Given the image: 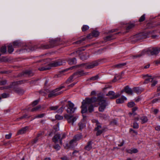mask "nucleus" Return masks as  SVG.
Instances as JSON below:
<instances>
[{"instance_id":"f257e3e1","label":"nucleus","mask_w":160,"mask_h":160,"mask_svg":"<svg viewBox=\"0 0 160 160\" xmlns=\"http://www.w3.org/2000/svg\"><path fill=\"white\" fill-rule=\"evenodd\" d=\"M95 102H98L100 105L99 108V111H103L107 105V104L102 97L99 96L97 99L95 97L91 98H86L85 100H83L81 106L82 113H83L87 111L88 106H89L88 110L89 112H92L93 111V107L91 105L90 106L89 105Z\"/></svg>"},{"instance_id":"f03ea898","label":"nucleus","mask_w":160,"mask_h":160,"mask_svg":"<svg viewBox=\"0 0 160 160\" xmlns=\"http://www.w3.org/2000/svg\"><path fill=\"white\" fill-rule=\"evenodd\" d=\"M82 138V135H77L75 136L71 140L69 143L67 144L65 147V148L68 149L72 148L77 145L76 142Z\"/></svg>"},{"instance_id":"7ed1b4c3","label":"nucleus","mask_w":160,"mask_h":160,"mask_svg":"<svg viewBox=\"0 0 160 160\" xmlns=\"http://www.w3.org/2000/svg\"><path fill=\"white\" fill-rule=\"evenodd\" d=\"M64 88V87L63 86H61L51 91L48 95V97L50 98H52L62 93V92L60 91V90Z\"/></svg>"},{"instance_id":"20e7f679","label":"nucleus","mask_w":160,"mask_h":160,"mask_svg":"<svg viewBox=\"0 0 160 160\" xmlns=\"http://www.w3.org/2000/svg\"><path fill=\"white\" fill-rule=\"evenodd\" d=\"M64 117L67 120L68 122L73 126L75 125V122L78 118V116L69 115L67 114H65Z\"/></svg>"},{"instance_id":"39448f33","label":"nucleus","mask_w":160,"mask_h":160,"mask_svg":"<svg viewBox=\"0 0 160 160\" xmlns=\"http://www.w3.org/2000/svg\"><path fill=\"white\" fill-rule=\"evenodd\" d=\"M93 123H95L97 125V127L95 128V131H97L96 133L97 136H98L101 134L103 131L104 129L101 126L100 124L98 122V121L96 119L92 120Z\"/></svg>"},{"instance_id":"423d86ee","label":"nucleus","mask_w":160,"mask_h":160,"mask_svg":"<svg viewBox=\"0 0 160 160\" xmlns=\"http://www.w3.org/2000/svg\"><path fill=\"white\" fill-rule=\"evenodd\" d=\"M66 134L63 133L61 135L60 134H56L52 138L53 142L56 143L58 141H60V144H62V140L65 138Z\"/></svg>"},{"instance_id":"0eeeda50","label":"nucleus","mask_w":160,"mask_h":160,"mask_svg":"<svg viewBox=\"0 0 160 160\" xmlns=\"http://www.w3.org/2000/svg\"><path fill=\"white\" fill-rule=\"evenodd\" d=\"M98 65L99 63L97 61H95L89 64H82L81 65L86 69H90L93 68Z\"/></svg>"},{"instance_id":"6e6552de","label":"nucleus","mask_w":160,"mask_h":160,"mask_svg":"<svg viewBox=\"0 0 160 160\" xmlns=\"http://www.w3.org/2000/svg\"><path fill=\"white\" fill-rule=\"evenodd\" d=\"M68 104L69 107L67 110V113H73L76 109V108L74 107V104L70 101L68 102Z\"/></svg>"},{"instance_id":"1a4fd4ad","label":"nucleus","mask_w":160,"mask_h":160,"mask_svg":"<svg viewBox=\"0 0 160 160\" xmlns=\"http://www.w3.org/2000/svg\"><path fill=\"white\" fill-rule=\"evenodd\" d=\"M84 50L79 49L76 51V53L78 54L79 56L81 59L82 60H85L87 59L89 57V55L88 54L84 53L83 55L81 54L82 53V50Z\"/></svg>"},{"instance_id":"9d476101","label":"nucleus","mask_w":160,"mask_h":160,"mask_svg":"<svg viewBox=\"0 0 160 160\" xmlns=\"http://www.w3.org/2000/svg\"><path fill=\"white\" fill-rule=\"evenodd\" d=\"M65 62V60L59 59L51 63V65L52 67H57L59 66L64 65Z\"/></svg>"},{"instance_id":"9b49d317","label":"nucleus","mask_w":160,"mask_h":160,"mask_svg":"<svg viewBox=\"0 0 160 160\" xmlns=\"http://www.w3.org/2000/svg\"><path fill=\"white\" fill-rule=\"evenodd\" d=\"M121 95V93H118L115 94L114 92L112 91H109L107 94L106 96H108L110 98L113 99L116 98Z\"/></svg>"},{"instance_id":"f8f14e48","label":"nucleus","mask_w":160,"mask_h":160,"mask_svg":"<svg viewBox=\"0 0 160 160\" xmlns=\"http://www.w3.org/2000/svg\"><path fill=\"white\" fill-rule=\"evenodd\" d=\"M139 120H141V123L142 124L146 123L148 121V118L146 117L143 116L141 117H138L135 118L136 121H138Z\"/></svg>"},{"instance_id":"ddd939ff","label":"nucleus","mask_w":160,"mask_h":160,"mask_svg":"<svg viewBox=\"0 0 160 160\" xmlns=\"http://www.w3.org/2000/svg\"><path fill=\"white\" fill-rule=\"evenodd\" d=\"M148 52H150L151 54L152 55H157L159 52V49L158 48H153L150 49L149 51H147Z\"/></svg>"},{"instance_id":"4468645a","label":"nucleus","mask_w":160,"mask_h":160,"mask_svg":"<svg viewBox=\"0 0 160 160\" xmlns=\"http://www.w3.org/2000/svg\"><path fill=\"white\" fill-rule=\"evenodd\" d=\"M54 43H55V42H54V41L51 42H50V44L49 45H48V44L42 45V48H43L44 49H48V48H53L55 46L54 45Z\"/></svg>"},{"instance_id":"2eb2a0df","label":"nucleus","mask_w":160,"mask_h":160,"mask_svg":"<svg viewBox=\"0 0 160 160\" xmlns=\"http://www.w3.org/2000/svg\"><path fill=\"white\" fill-rule=\"evenodd\" d=\"M153 80V78L152 76H149L148 75H146V78L145 80L144 83H147L149 82L152 81Z\"/></svg>"},{"instance_id":"dca6fc26","label":"nucleus","mask_w":160,"mask_h":160,"mask_svg":"<svg viewBox=\"0 0 160 160\" xmlns=\"http://www.w3.org/2000/svg\"><path fill=\"white\" fill-rule=\"evenodd\" d=\"M127 100V98L124 96H122L121 98H118L116 100V102L117 103L119 104L123 103L125 101Z\"/></svg>"},{"instance_id":"f3484780","label":"nucleus","mask_w":160,"mask_h":160,"mask_svg":"<svg viewBox=\"0 0 160 160\" xmlns=\"http://www.w3.org/2000/svg\"><path fill=\"white\" fill-rule=\"evenodd\" d=\"M124 92L129 95L132 94V91L131 88H130L128 86L125 87L124 89Z\"/></svg>"},{"instance_id":"a211bd4d","label":"nucleus","mask_w":160,"mask_h":160,"mask_svg":"<svg viewBox=\"0 0 160 160\" xmlns=\"http://www.w3.org/2000/svg\"><path fill=\"white\" fill-rule=\"evenodd\" d=\"M28 127H26L24 128H23L20 130L18 132V134H22L26 132V131L28 129Z\"/></svg>"},{"instance_id":"6ab92c4d","label":"nucleus","mask_w":160,"mask_h":160,"mask_svg":"<svg viewBox=\"0 0 160 160\" xmlns=\"http://www.w3.org/2000/svg\"><path fill=\"white\" fill-rule=\"evenodd\" d=\"M126 64L125 63H119L114 65L113 67L114 68L120 69L122 68Z\"/></svg>"},{"instance_id":"aec40b11","label":"nucleus","mask_w":160,"mask_h":160,"mask_svg":"<svg viewBox=\"0 0 160 160\" xmlns=\"http://www.w3.org/2000/svg\"><path fill=\"white\" fill-rule=\"evenodd\" d=\"M68 62L69 64H75L76 63V59L75 58H70L68 60Z\"/></svg>"},{"instance_id":"412c9836","label":"nucleus","mask_w":160,"mask_h":160,"mask_svg":"<svg viewBox=\"0 0 160 160\" xmlns=\"http://www.w3.org/2000/svg\"><path fill=\"white\" fill-rule=\"evenodd\" d=\"M85 122L84 121V119H83L82 122H80L79 123V125L80 129H82L86 127Z\"/></svg>"},{"instance_id":"4be33fe9","label":"nucleus","mask_w":160,"mask_h":160,"mask_svg":"<svg viewBox=\"0 0 160 160\" xmlns=\"http://www.w3.org/2000/svg\"><path fill=\"white\" fill-rule=\"evenodd\" d=\"M13 46L14 48L18 47L21 46V44L20 41H16L13 42Z\"/></svg>"},{"instance_id":"5701e85b","label":"nucleus","mask_w":160,"mask_h":160,"mask_svg":"<svg viewBox=\"0 0 160 160\" xmlns=\"http://www.w3.org/2000/svg\"><path fill=\"white\" fill-rule=\"evenodd\" d=\"M50 68L51 66L49 65V64H48V66H46L45 67H42L41 68H39V69L40 71H44L49 69Z\"/></svg>"},{"instance_id":"b1692460","label":"nucleus","mask_w":160,"mask_h":160,"mask_svg":"<svg viewBox=\"0 0 160 160\" xmlns=\"http://www.w3.org/2000/svg\"><path fill=\"white\" fill-rule=\"evenodd\" d=\"M133 91L137 93H139L141 92L142 91L138 87L134 88L133 89Z\"/></svg>"},{"instance_id":"393cba45","label":"nucleus","mask_w":160,"mask_h":160,"mask_svg":"<svg viewBox=\"0 0 160 160\" xmlns=\"http://www.w3.org/2000/svg\"><path fill=\"white\" fill-rule=\"evenodd\" d=\"M92 148V142H89L88 145L85 147V149L88 151H89Z\"/></svg>"},{"instance_id":"a878e982","label":"nucleus","mask_w":160,"mask_h":160,"mask_svg":"<svg viewBox=\"0 0 160 160\" xmlns=\"http://www.w3.org/2000/svg\"><path fill=\"white\" fill-rule=\"evenodd\" d=\"M14 51V49L12 47V45L11 44H10L8 46V52L10 53H12Z\"/></svg>"},{"instance_id":"bb28decb","label":"nucleus","mask_w":160,"mask_h":160,"mask_svg":"<svg viewBox=\"0 0 160 160\" xmlns=\"http://www.w3.org/2000/svg\"><path fill=\"white\" fill-rule=\"evenodd\" d=\"M99 33L97 31H94L92 33V36L95 37H98L99 35Z\"/></svg>"},{"instance_id":"cd10ccee","label":"nucleus","mask_w":160,"mask_h":160,"mask_svg":"<svg viewBox=\"0 0 160 160\" xmlns=\"http://www.w3.org/2000/svg\"><path fill=\"white\" fill-rule=\"evenodd\" d=\"M138 152V150L137 149H132L128 151V152L131 154L132 153H136Z\"/></svg>"},{"instance_id":"c85d7f7f","label":"nucleus","mask_w":160,"mask_h":160,"mask_svg":"<svg viewBox=\"0 0 160 160\" xmlns=\"http://www.w3.org/2000/svg\"><path fill=\"white\" fill-rule=\"evenodd\" d=\"M0 51L2 53H4L6 52L7 50H6V46H3L2 47Z\"/></svg>"},{"instance_id":"c756f323","label":"nucleus","mask_w":160,"mask_h":160,"mask_svg":"<svg viewBox=\"0 0 160 160\" xmlns=\"http://www.w3.org/2000/svg\"><path fill=\"white\" fill-rule=\"evenodd\" d=\"M89 28V27L87 25H83L82 28V31L84 32L88 30Z\"/></svg>"},{"instance_id":"7c9ffc66","label":"nucleus","mask_w":160,"mask_h":160,"mask_svg":"<svg viewBox=\"0 0 160 160\" xmlns=\"http://www.w3.org/2000/svg\"><path fill=\"white\" fill-rule=\"evenodd\" d=\"M145 53L144 51H143L141 54L138 55H134L132 56V58H138L140 57H141V56H142L144 54V53Z\"/></svg>"},{"instance_id":"2f4dec72","label":"nucleus","mask_w":160,"mask_h":160,"mask_svg":"<svg viewBox=\"0 0 160 160\" xmlns=\"http://www.w3.org/2000/svg\"><path fill=\"white\" fill-rule=\"evenodd\" d=\"M74 75L70 76L68 79V80L67 81V83H69L70 82H72V81L73 79V77L74 76Z\"/></svg>"},{"instance_id":"473e14b6","label":"nucleus","mask_w":160,"mask_h":160,"mask_svg":"<svg viewBox=\"0 0 160 160\" xmlns=\"http://www.w3.org/2000/svg\"><path fill=\"white\" fill-rule=\"evenodd\" d=\"M135 104L134 102H128V106L129 108H132L134 106Z\"/></svg>"},{"instance_id":"72a5a7b5","label":"nucleus","mask_w":160,"mask_h":160,"mask_svg":"<svg viewBox=\"0 0 160 160\" xmlns=\"http://www.w3.org/2000/svg\"><path fill=\"white\" fill-rule=\"evenodd\" d=\"M145 19V14H143L140 18L139 21L140 22H142Z\"/></svg>"},{"instance_id":"f704fd0d","label":"nucleus","mask_w":160,"mask_h":160,"mask_svg":"<svg viewBox=\"0 0 160 160\" xmlns=\"http://www.w3.org/2000/svg\"><path fill=\"white\" fill-rule=\"evenodd\" d=\"M64 109V107H62L57 111V112L58 113H61L63 112Z\"/></svg>"},{"instance_id":"c9c22d12","label":"nucleus","mask_w":160,"mask_h":160,"mask_svg":"<svg viewBox=\"0 0 160 160\" xmlns=\"http://www.w3.org/2000/svg\"><path fill=\"white\" fill-rule=\"evenodd\" d=\"M41 108V106H38L32 108V109L31 111H37L38 110Z\"/></svg>"},{"instance_id":"e433bc0d","label":"nucleus","mask_w":160,"mask_h":160,"mask_svg":"<svg viewBox=\"0 0 160 160\" xmlns=\"http://www.w3.org/2000/svg\"><path fill=\"white\" fill-rule=\"evenodd\" d=\"M58 108V106H52L50 108V109L51 110H57Z\"/></svg>"},{"instance_id":"4c0bfd02","label":"nucleus","mask_w":160,"mask_h":160,"mask_svg":"<svg viewBox=\"0 0 160 160\" xmlns=\"http://www.w3.org/2000/svg\"><path fill=\"white\" fill-rule=\"evenodd\" d=\"M55 118L57 119L62 120L63 118V117L59 115H57L55 116Z\"/></svg>"},{"instance_id":"58836bf2","label":"nucleus","mask_w":160,"mask_h":160,"mask_svg":"<svg viewBox=\"0 0 160 160\" xmlns=\"http://www.w3.org/2000/svg\"><path fill=\"white\" fill-rule=\"evenodd\" d=\"M139 127L138 124L136 122L133 123V128H138Z\"/></svg>"},{"instance_id":"ea45409f","label":"nucleus","mask_w":160,"mask_h":160,"mask_svg":"<svg viewBox=\"0 0 160 160\" xmlns=\"http://www.w3.org/2000/svg\"><path fill=\"white\" fill-rule=\"evenodd\" d=\"M9 96V94L6 93H3L2 94V98H6Z\"/></svg>"},{"instance_id":"a19ab883","label":"nucleus","mask_w":160,"mask_h":160,"mask_svg":"<svg viewBox=\"0 0 160 160\" xmlns=\"http://www.w3.org/2000/svg\"><path fill=\"white\" fill-rule=\"evenodd\" d=\"M85 38H82L81 40H79L78 41H77V42H75V43H77V44H79V43H81L83 41H84L85 39Z\"/></svg>"},{"instance_id":"79ce46f5","label":"nucleus","mask_w":160,"mask_h":160,"mask_svg":"<svg viewBox=\"0 0 160 160\" xmlns=\"http://www.w3.org/2000/svg\"><path fill=\"white\" fill-rule=\"evenodd\" d=\"M138 109V108L137 107H135L133 108L132 109V110L133 112V113H130V115H132L133 114L134 115H135V113H134V112L135 111Z\"/></svg>"},{"instance_id":"37998d69","label":"nucleus","mask_w":160,"mask_h":160,"mask_svg":"<svg viewBox=\"0 0 160 160\" xmlns=\"http://www.w3.org/2000/svg\"><path fill=\"white\" fill-rule=\"evenodd\" d=\"M12 134L11 133H10L8 134H7L5 135V138L7 139H9L11 137Z\"/></svg>"},{"instance_id":"c03bdc74","label":"nucleus","mask_w":160,"mask_h":160,"mask_svg":"<svg viewBox=\"0 0 160 160\" xmlns=\"http://www.w3.org/2000/svg\"><path fill=\"white\" fill-rule=\"evenodd\" d=\"M134 26V25L133 24H131L129 25H128L127 27V29H130L133 27Z\"/></svg>"},{"instance_id":"a18cd8bd","label":"nucleus","mask_w":160,"mask_h":160,"mask_svg":"<svg viewBox=\"0 0 160 160\" xmlns=\"http://www.w3.org/2000/svg\"><path fill=\"white\" fill-rule=\"evenodd\" d=\"M159 101H160V98H155V99H154L152 100V102L153 103H155L156 102H158Z\"/></svg>"},{"instance_id":"49530a36","label":"nucleus","mask_w":160,"mask_h":160,"mask_svg":"<svg viewBox=\"0 0 160 160\" xmlns=\"http://www.w3.org/2000/svg\"><path fill=\"white\" fill-rule=\"evenodd\" d=\"M152 84H151V85L152 87H154L155 86L156 84L157 83V81L154 80H153L152 81Z\"/></svg>"},{"instance_id":"de8ad7c7","label":"nucleus","mask_w":160,"mask_h":160,"mask_svg":"<svg viewBox=\"0 0 160 160\" xmlns=\"http://www.w3.org/2000/svg\"><path fill=\"white\" fill-rule=\"evenodd\" d=\"M54 148L57 150H59L60 148V147L58 144L56 145H55L54 146Z\"/></svg>"},{"instance_id":"09e8293b","label":"nucleus","mask_w":160,"mask_h":160,"mask_svg":"<svg viewBox=\"0 0 160 160\" xmlns=\"http://www.w3.org/2000/svg\"><path fill=\"white\" fill-rule=\"evenodd\" d=\"M112 36L111 35L108 36L105 38V40L106 41L110 40L112 39Z\"/></svg>"},{"instance_id":"8fccbe9b","label":"nucleus","mask_w":160,"mask_h":160,"mask_svg":"<svg viewBox=\"0 0 160 160\" xmlns=\"http://www.w3.org/2000/svg\"><path fill=\"white\" fill-rule=\"evenodd\" d=\"M98 76L97 75L91 78L90 79L92 80H97L98 79Z\"/></svg>"},{"instance_id":"3c124183","label":"nucleus","mask_w":160,"mask_h":160,"mask_svg":"<svg viewBox=\"0 0 160 160\" xmlns=\"http://www.w3.org/2000/svg\"><path fill=\"white\" fill-rule=\"evenodd\" d=\"M7 82L6 80H3L0 81V85H5L6 83Z\"/></svg>"},{"instance_id":"603ef678","label":"nucleus","mask_w":160,"mask_h":160,"mask_svg":"<svg viewBox=\"0 0 160 160\" xmlns=\"http://www.w3.org/2000/svg\"><path fill=\"white\" fill-rule=\"evenodd\" d=\"M16 92L19 94H21L23 93V91L20 89H18L16 90Z\"/></svg>"},{"instance_id":"864d4df0","label":"nucleus","mask_w":160,"mask_h":160,"mask_svg":"<svg viewBox=\"0 0 160 160\" xmlns=\"http://www.w3.org/2000/svg\"><path fill=\"white\" fill-rule=\"evenodd\" d=\"M44 114L42 113L36 116V117L37 118H42L44 116Z\"/></svg>"},{"instance_id":"5fc2aeb1","label":"nucleus","mask_w":160,"mask_h":160,"mask_svg":"<svg viewBox=\"0 0 160 160\" xmlns=\"http://www.w3.org/2000/svg\"><path fill=\"white\" fill-rule=\"evenodd\" d=\"M26 73L30 76H32L33 75V73H32V72L30 71H27L26 72Z\"/></svg>"},{"instance_id":"6e6d98bb","label":"nucleus","mask_w":160,"mask_h":160,"mask_svg":"<svg viewBox=\"0 0 160 160\" xmlns=\"http://www.w3.org/2000/svg\"><path fill=\"white\" fill-rule=\"evenodd\" d=\"M38 103V101L35 100L32 103V105L33 106L36 105Z\"/></svg>"},{"instance_id":"4d7b16f0","label":"nucleus","mask_w":160,"mask_h":160,"mask_svg":"<svg viewBox=\"0 0 160 160\" xmlns=\"http://www.w3.org/2000/svg\"><path fill=\"white\" fill-rule=\"evenodd\" d=\"M155 129L157 131H160V126H157L155 127Z\"/></svg>"},{"instance_id":"13d9d810","label":"nucleus","mask_w":160,"mask_h":160,"mask_svg":"<svg viewBox=\"0 0 160 160\" xmlns=\"http://www.w3.org/2000/svg\"><path fill=\"white\" fill-rule=\"evenodd\" d=\"M130 132H132L133 133H135L136 134H137V132H136L135 131H134V130L131 128L130 129Z\"/></svg>"},{"instance_id":"bf43d9fd","label":"nucleus","mask_w":160,"mask_h":160,"mask_svg":"<svg viewBox=\"0 0 160 160\" xmlns=\"http://www.w3.org/2000/svg\"><path fill=\"white\" fill-rule=\"evenodd\" d=\"M96 94V92L94 91H92L91 93V95H93L95 94Z\"/></svg>"},{"instance_id":"052dcab7","label":"nucleus","mask_w":160,"mask_h":160,"mask_svg":"<svg viewBox=\"0 0 160 160\" xmlns=\"http://www.w3.org/2000/svg\"><path fill=\"white\" fill-rule=\"evenodd\" d=\"M141 100V98H140V97H138L136 99V102H139V101H140Z\"/></svg>"},{"instance_id":"680f3d73","label":"nucleus","mask_w":160,"mask_h":160,"mask_svg":"<svg viewBox=\"0 0 160 160\" xmlns=\"http://www.w3.org/2000/svg\"><path fill=\"white\" fill-rule=\"evenodd\" d=\"M76 83H72L70 85H69L68 87H73L75 85V84Z\"/></svg>"},{"instance_id":"e2e57ef3","label":"nucleus","mask_w":160,"mask_h":160,"mask_svg":"<svg viewBox=\"0 0 160 160\" xmlns=\"http://www.w3.org/2000/svg\"><path fill=\"white\" fill-rule=\"evenodd\" d=\"M62 160H67L68 159L66 157H64L61 158Z\"/></svg>"},{"instance_id":"0e129e2a","label":"nucleus","mask_w":160,"mask_h":160,"mask_svg":"<svg viewBox=\"0 0 160 160\" xmlns=\"http://www.w3.org/2000/svg\"><path fill=\"white\" fill-rule=\"evenodd\" d=\"M153 112L155 114H156L158 112V110L157 109H155L153 110Z\"/></svg>"},{"instance_id":"69168bd1","label":"nucleus","mask_w":160,"mask_h":160,"mask_svg":"<svg viewBox=\"0 0 160 160\" xmlns=\"http://www.w3.org/2000/svg\"><path fill=\"white\" fill-rule=\"evenodd\" d=\"M101 117L103 118H106L108 117L107 116L105 115H102Z\"/></svg>"},{"instance_id":"338daca9","label":"nucleus","mask_w":160,"mask_h":160,"mask_svg":"<svg viewBox=\"0 0 160 160\" xmlns=\"http://www.w3.org/2000/svg\"><path fill=\"white\" fill-rule=\"evenodd\" d=\"M149 66H150V64H148L147 65H146L144 67V68H148L149 67Z\"/></svg>"},{"instance_id":"774afa93","label":"nucleus","mask_w":160,"mask_h":160,"mask_svg":"<svg viewBox=\"0 0 160 160\" xmlns=\"http://www.w3.org/2000/svg\"><path fill=\"white\" fill-rule=\"evenodd\" d=\"M37 141H38V139L37 138H36L35 140H33V143H36V142H37Z\"/></svg>"}]
</instances>
